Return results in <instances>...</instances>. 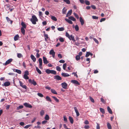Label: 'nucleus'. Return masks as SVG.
Returning a JSON list of instances; mask_svg holds the SVG:
<instances>
[{
  "label": "nucleus",
  "mask_w": 129,
  "mask_h": 129,
  "mask_svg": "<svg viewBox=\"0 0 129 129\" xmlns=\"http://www.w3.org/2000/svg\"><path fill=\"white\" fill-rule=\"evenodd\" d=\"M105 20H106V18H102L101 19L100 22H102L105 21Z\"/></svg>",
  "instance_id": "0e129e2a"
},
{
  "label": "nucleus",
  "mask_w": 129,
  "mask_h": 129,
  "mask_svg": "<svg viewBox=\"0 0 129 129\" xmlns=\"http://www.w3.org/2000/svg\"><path fill=\"white\" fill-rule=\"evenodd\" d=\"M79 20L80 22L81 23V24L82 25H83L84 24V21L82 18L81 17H80L79 18Z\"/></svg>",
  "instance_id": "412c9836"
},
{
  "label": "nucleus",
  "mask_w": 129,
  "mask_h": 129,
  "mask_svg": "<svg viewBox=\"0 0 129 129\" xmlns=\"http://www.w3.org/2000/svg\"><path fill=\"white\" fill-rule=\"evenodd\" d=\"M30 58L34 62H35L36 61V58L33 54H31L30 56Z\"/></svg>",
  "instance_id": "4468645a"
},
{
  "label": "nucleus",
  "mask_w": 129,
  "mask_h": 129,
  "mask_svg": "<svg viewBox=\"0 0 129 129\" xmlns=\"http://www.w3.org/2000/svg\"><path fill=\"white\" fill-rule=\"evenodd\" d=\"M19 82L20 84V85L23 88L26 89H27V86L25 85H23V83L22 82L19 81Z\"/></svg>",
  "instance_id": "1a4fd4ad"
},
{
  "label": "nucleus",
  "mask_w": 129,
  "mask_h": 129,
  "mask_svg": "<svg viewBox=\"0 0 129 129\" xmlns=\"http://www.w3.org/2000/svg\"><path fill=\"white\" fill-rule=\"evenodd\" d=\"M75 111L76 113V115L77 116H78L80 115V114L78 111L77 108L75 107L74 108Z\"/></svg>",
  "instance_id": "2eb2a0df"
},
{
  "label": "nucleus",
  "mask_w": 129,
  "mask_h": 129,
  "mask_svg": "<svg viewBox=\"0 0 129 129\" xmlns=\"http://www.w3.org/2000/svg\"><path fill=\"white\" fill-rule=\"evenodd\" d=\"M23 105L24 106L27 108H31L32 107V106L31 105L27 103H24Z\"/></svg>",
  "instance_id": "6e6552de"
},
{
  "label": "nucleus",
  "mask_w": 129,
  "mask_h": 129,
  "mask_svg": "<svg viewBox=\"0 0 129 129\" xmlns=\"http://www.w3.org/2000/svg\"><path fill=\"white\" fill-rule=\"evenodd\" d=\"M77 61H78L79 60L80 58V56L79 55H77L75 57Z\"/></svg>",
  "instance_id": "c03bdc74"
},
{
  "label": "nucleus",
  "mask_w": 129,
  "mask_h": 129,
  "mask_svg": "<svg viewBox=\"0 0 129 129\" xmlns=\"http://www.w3.org/2000/svg\"><path fill=\"white\" fill-rule=\"evenodd\" d=\"M92 18L94 19H98V17L95 16H92Z\"/></svg>",
  "instance_id": "13d9d810"
},
{
  "label": "nucleus",
  "mask_w": 129,
  "mask_h": 129,
  "mask_svg": "<svg viewBox=\"0 0 129 129\" xmlns=\"http://www.w3.org/2000/svg\"><path fill=\"white\" fill-rule=\"evenodd\" d=\"M62 76L63 77H68L70 75L68 74L67 73H62L61 74Z\"/></svg>",
  "instance_id": "dca6fc26"
},
{
  "label": "nucleus",
  "mask_w": 129,
  "mask_h": 129,
  "mask_svg": "<svg viewBox=\"0 0 129 129\" xmlns=\"http://www.w3.org/2000/svg\"><path fill=\"white\" fill-rule=\"evenodd\" d=\"M67 9L65 7H64L62 10V13L65 14L66 13Z\"/></svg>",
  "instance_id": "a878e982"
},
{
  "label": "nucleus",
  "mask_w": 129,
  "mask_h": 129,
  "mask_svg": "<svg viewBox=\"0 0 129 129\" xmlns=\"http://www.w3.org/2000/svg\"><path fill=\"white\" fill-rule=\"evenodd\" d=\"M32 125L31 124H29L26 125L24 127V128H27L30 127L32 126Z\"/></svg>",
  "instance_id": "a19ab883"
},
{
  "label": "nucleus",
  "mask_w": 129,
  "mask_h": 129,
  "mask_svg": "<svg viewBox=\"0 0 129 129\" xmlns=\"http://www.w3.org/2000/svg\"><path fill=\"white\" fill-rule=\"evenodd\" d=\"M49 53L50 55H52V57L53 58H55V52L53 49L51 50L50 51Z\"/></svg>",
  "instance_id": "20e7f679"
},
{
  "label": "nucleus",
  "mask_w": 129,
  "mask_h": 129,
  "mask_svg": "<svg viewBox=\"0 0 129 129\" xmlns=\"http://www.w3.org/2000/svg\"><path fill=\"white\" fill-rule=\"evenodd\" d=\"M58 57L60 58H62V56L59 53L58 54Z\"/></svg>",
  "instance_id": "338daca9"
},
{
  "label": "nucleus",
  "mask_w": 129,
  "mask_h": 129,
  "mask_svg": "<svg viewBox=\"0 0 129 129\" xmlns=\"http://www.w3.org/2000/svg\"><path fill=\"white\" fill-rule=\"evenodd\" d=\"M74 15L75 17L78 19L79 18V17L78 14H77L76 13H74Z\"/></svg>",
  "instance_id": "3c124183"
},
{
  "label": "nucleus",
  "mask_w": 129,
  "mask_h": 129,
  "mask_svg": "<svg viewBox=\"0 0 129 129\" xmlns=\"http://www.w3.org/2000/svg\"><path fill=\"white\" fill-rule=\"evenodd\" d=\"M97 125L96 126V129H100V126L98 123H97Z\"/></svg>",
  "instance_id": "69168bd1"
},
{
  "label": "nucleus",
  "mask_w": 129,
  "mask_h": 129,
  "mask_svg": "<svg viewBox=\"0 0 129 129\" xmlns=\"http://www.w3.org/2000/svg\"><path fill=\"white\" fill-rule=\"evenodd\" d=\"M54 79L57 80H61L62 79L61 77L58 75L55 76H54Z\"/></svg>",
  "instance_id": "9b49d317"
},
{
  "label": "nucleus",
  "mask_w": 129,
  "mask_h": 129,
  "mask_svg": "<svg viewBox=\"0 0 129 129\" xmlns=\"http://www.w3.org/2000/svg\"><path fill=\"white\" fill-rule=\"evenodd\" d=\"M37 94L39 96L41 97H43V95L41 93H39Z\"/></svg>",
  "instance_id": "4d7b16f0"
},
{
  "label": "nucleus",
  "mask_w": 129,
  "mask_h": 129,
  "mask_svg": "<svg viewBox=\"0 0 129 129\" xmlns=\"http://www.w3.org/2000/svg\"><path fill=\"white\" fill-rule=\"evenodd\" d=\"M107 109L108 111L111 114H112V111L109 107H107Z\"/></svg>",
  "instance_id": "cd10ccee"
},
{
  "label": "nucleus",
  "mask_w": 129,
  "mask_h": 129,
  "mask_svg": "<svg viewBox=\"0 0 129 129\" xmlns=\"http://www.w3.org/2000/svg\"><path fill=\"white\" fill-rule=\"evenodd\" d=\"M107 126L109 129H111V126L109 123H107Z\"/></svg>",
  "instance_id": "79ce46f5"
},
{
  "label": "nucleus",
  "mask_w": 129,
  "mask_h": 129,
  "mask_svg": "<svg viewBox=\"0 0 129 129\" xmlns=\"http://www.w3.org/2000/svg\"><path fill=\"white\" fill-rule=\"evenodd\" d=\"M69 19L73 21H75L76 19L75 18L72 16H71L69 17Z\"/></svg>",
  "instance_id": "4be33fe9"
},
{
  "label": "nucleus",
  "mask_w": 129,
  "mask_h": 129,
  "mask_svg": "<svg viewBox=\"0 0 129 129\" xmlns=\"http://www.w3.org/2000/svg\"><path fill=\"white\" fill-rule=\"evenodd\" d=\"M46 99L47 101H49L50 102H51L52 101L50 99V98L48 96H46Z\"/></svg>",
  "instance_id": "e433bc0d"
},
{
  "label": "nucleus",
  "mask_w": 129,
  "mask_h": 129,
  "mask_svg": "<svg viewBox=\"0 0 129 129\" xmlns=\"http://www.w3.org/2000/svg\"><path fill=\"white\" fill-rule=\"evenodd\" d=\"M21 32L24 35L25 34V30L23 27H21Z\"/></svg>",
  "instance_id": "72a5a7b5"
},
{
  "label": "nucleus",
  "mask_w": 129,
  "mask_h": 129,
  "mask_svg": "<svg viewBox=\"0 0 129 129\" xmlns=\"http://www.w3.org/2000/svg\"><path fill=\"white\" fill-rule=\"evenodd\" d=\"M23 106L22 105H20L19 106V107H18L17 108V110H19V109H22L23 108Z\"/></svg>",
  "instance_id": "49530a36"
},
{
  "label": "nucleus",
  "mask_w": 129,
  "mask_h": 129,
  "mask_svg": "<svg viewBox=\"0 0 129 129\" xmlns=\"http://www.w3.org/2000/svg\"><path fill=\"white\" fill-rule=\"evenodd\" d=\"M59 40L61 42H63L64 41L63 38L62 37H60L59 38Z\"/></svg>",
  "instance_id": "864d4df0"
},
{
  "label": "nucleus",
  "mask_w": 129,
  "mask_h": 129,
  "mask_svg": "<svg viewBox=\"0 0 129 129\" xmlns=\"http://www.w3.org/2000/svg\"><path fill=\"white\" fill-rule=\"evenodd\" d=\"M51 19L52 20L55 21H56L57 20V19L56 17L54 16H52L51 17Z\"/></svg>",
  "instance_id": "58836bf2"
},
{
  "label": "nucleus",
  "mask_w": 129,
  "mask_h": 129,
  "mask_svg": "<svg viewBox=\"0 0 129 129\" xmlns=\"http://www.w3.org/2000/svg\"><path fill=\"white\" fill-rule=\"evenodd\" d=\"M84 123L85 124H89V122L87 120H86L84 122Z\"/></svg>",
  "instance_id": "774afa93"
},
{
  "label": "nucleus",
  "mask_w": 129,
  "mask_h": 129,
  "mask_svg": "<svg viewBox=\"0 0 129 129\" xmlns=\"http://www.w3.org/2000/svg\"><path fill=\"white\" fill-rule=\"evenodd\" d=\"M21 25L22 26V27H23L24 28H26V25L25 23L23 22H22L21 23Z\"/></svg>",
  "instance_id": "c756f323"
},
{
  "label": "nucleus",
  "mask_w": 129,
  "mask_h": 129,
  "mask_svg": "<svg viewBox=\"0 0 129 129\" xmlns=\"http://www.w3.org/2000/svg\"><path fill=\"white\" fill-rule=\"evenodd\" d=\"M10 83L9 82H5L3 84H2V86H7L10 85Z\"/></svg>",
  "instance_id": "f8f14e48"
},
{
  "label": "nucleus",
  "mask_w": 129,
  "mask_h": 129,
  "mask_svg": "<svg viewBox=\"0 0 129 129\" xmlns=\"http://www.w3.org/2000/svg\"><path fill=\"white\" fill-rule=\"evenodd\" d=\"M100 110L101 112L102 113L104 114L105 113V111L102 108H100Z\"/></svg>",
  "instance_id": "f704fd0d"
},
{
  "label": "nucleus",
  "mask_w": 129,
  "mask_h": 129,
  "mask_svg": "<svg viewBox=\"0 0 129 129\" xmlns=\"http://www.w3.org/2000/svg\"><path fill=\"white\" fill-rule=\"evenodd\" d=\"M69 37V38H68L70 39V40H72L74 42H75V40L74 39V36H73L72 35H70Z\"/></svg>",
  "instance_id": "ddd939ff"
},
{
  "label": "nucleus",
  "mask_w": 129,
  "mask_h": 129,
  "mask_svg": "<svg viewBox=\"0 0 129 129\" xmlns=\"http://www.w3.org/2000/svg\"><path fill=\"white\" fill-rule=\"evenodd\" d=\"M19 36L18 35H16L14 37V41H16L19 38Z\"/></svg>",
  "instance_id": "b1692460"
},
{
  "label": "nucleus",
  "mask_w": 129,
  "mask_h": 129,
  "mask_svg": "<svg viewBox=\"0 0 129 129\" xmlns=\"http://www.w3.org/2000/svg\"><path fill=\"white\" fill-rule=\"evenodd\" d=\"M44 111L43 110H42L40 112V115L41 116H42L44 114Z\"/></svg>",
  "instance_id": "4c0bfd02"
},
{
  "label": "nucleus",
  "mask_w": 129,
  "mask_h": 129,
  "mask_svg": "<svg viewBox=\"0 0 129 129\" xmlns=\"http://www.w3.org/2000/svg\"><path fill=\"white\" fill-rule=\"evenodd\" d=\"M56 69L57 71H61V69L58 66H57L56 67Z\"/></svg>",
  "instance_id": "de8ad7c7"
},
{
  "label": "nucleus",
  "mask_w": 129,
  "mask_h": 129,
  "mask_svg": "<svg viewBox=\"0 0 129 129\" xmlns=\"http://www.w3.org/2000/svg\"><path fill=\"white\" fill-rule=\"evenodd\" d=\"M28 81L29 83H31L34 86L36 85L37 84L36 82L34 80H32L31 79H29Z\"/></svg>",
  "instance_id": "7ed1b4c3"
},
{
  "label": "nucleus",
  "mask_w": 129,
  "mask_h": 129,
  "mask_svg": "<svg viewBox=\"0 0 129 129\" xmlns=\"http://www.w3.org/2000/svg\"><path fill=\"white\" fill-rule=\"evenodd\" d=\"M101 101L103 103H105V101H104V99L102 98H101Z\"/></svg>",
  "instance_id": "680f3d73"
},
{
  "label": "nucleus",
  "mask_w": 129,
  "mask_h": 129,
  "mask_svg": "<svg viewBox=\"0 0 129 129\" xmlns=\"http://www.w3.org/2000/svg\"><path fill=\"white\" fill-rule=\"evenodd\" d=\"M72 12V10H70L67 13L66 17H68L69 16H70Z\"/></svg>",
  "instance_id": "6ab92c4d"
},
{
  "label": "nucleus",
  "mask_w": 129,
  "mask_h": 129,
  "mask_svg": "<svg viewBox=\"0 0 129 129\" xmlns=\"http://www.w3.org/2000/svg\"><path fill=\"white\" fill-rule=\"evenodd\" d=\"M52 98H53L55 101L57 102H58L59 100L56 97L54 96H52Z\"/></svg>",
  "instance_id": "2f4dec72"
},
{
  "label": "nucleus",
  "mask_w": 129,
  "mask_h": 129,
  "mask_svg": "<svg viewBox=\"0 0 129 129\" xmlns=\"http://www.w3.org/2000/svg\"><path fill=\"white\" fill-rule=\"evenodd\" d=\"M17 56L19 58H20L23 56L21 54L18 53Z\"/></svg>",
  "instance_id": "37998d69"
},
{
  "label": "nucleus",
  "mask_w": 129,
  "mask_h": 129,
  "mask_svg": "<svg viewBox=\"0 0 129 129\" xmlns=\"http://www.w3.org/2000/svg\"><path fill=\"white\" fill-rule=\"evenodd\" d=\"M6 19L7 20V21L8 22H10V23L11 24H12L13 22V21L11 20L8 17H6Z\"/></svg>",
  "instance_id": "aec40b11"
},
{
  "label": "nucleus",
  "mask_w": 129,
  "mask_h": 129,
  "mask_svg": "<svg viewBox=\"0 0 129 129\" xmlns=\"http://www.w3.org/2000/svg\"><path fill=\"white\" fill-rule=\"evenodd\" d=\"M63 117L64 121L65 122H68V120L66 117L65 116H64Z\"/></svg>",
  "instance_id": "603ef678"
},
{
  "label": "nucleus",
  "mask_w": 129,
  "mask_h": 129,
  "mask_svg": "<svg viewBox=\"0 0 129 129\" xmlns=\"http://www.w3.org/2000/svg\"><path fill=\"white\" fill-rule=\"evenodd\" d=\"M90 52H87L86 53L85 55V57H87L90 55Z\"/></svg>",
  "instance_id": "5fc2aeb1"
},
{
  "label": "nucleus",
  "mask_w": 129,
  "mask_h": 129,
  "mask_svg": "<svg viewBox=\"0 0 129 129\" xmlns=\"http://www.w3.org/2000/svg\"><path fill=\"white\" fill-rule=\"evenodd\" d=\"M38 61L39 62V68L41 69L42 68V61L41 58H40L38 60Z\"/></svg>",
  "instance_id": "39448f33"
},
{
  "label": "nucleus",
  "mask_w": 129,
  "mask_h": 129,
  "mask_svg": "<svg viewBox=\"0 0 129 129\" xmlns=\"http://www.w3.org/2000/svg\"><path fill=\"white\" fill-rule=\"evenodd\" d=\"M12 60L13 59L12 58H10L9 59L6 61L5 63L4 64V65H7L11 62L12 61Z\"/></svg>",
  "instance_id": "0eeeda50"
},
{
  "label": "nucleus",
  "mask_w": 129,
  "mask_h": 129,
  "mask_svg": "<svg viewBox=\"0 0 129 129\" xmlns=\"http://www.w3.org/2000/svg\"><path fill=\"white\" fill-rule=\"evenodd\" d=\"M89 99L90 100L92 103H94V100L93 98L91 96L89 97Z\"/></svg>",
  "instance_id": "bf43d9fd"
},
{
  "label": "nucleus",
  "mask_w": 129,
  "mask_h": 129,
  "mask_svg": "<svg viewBox=\"0 0 129 129\" xmlns=\"http://www.w3.org/2000/svg\"><path fill=\"white\" fill-rule=\"evenodd\" d=\"M84 3H85L87 5H89L90 4V3L89 1L87 0H85Z\"/></svg>",
  "instance_id": "ea45409f"
},
{
  "label": "nucleus",
  "mask_w": 129,
  "mask_h": 129,
  "mask_svg": "<svg viewBox=\"0 0 129 129\" xmlns=\"http://www.w3.org/2000/svg\"><path fill=\"white\" fill-rule=\"evenodd\" d=\"M30 21L33 24H35L36 23V22L38 21V19L35 15H33L32 16V18L30 19Z\"/></svg>",
  "instance_id": "f257e3e1"
},
{
  "label": "nucleus",
  "mask_w": 129,
  "mask_h": 129,
  "mask_svg": "<svg viewBox=\"0 0 129 129\" xmlns=\"http://www.w3.org/2000/svg\"><path fill=\"white\" fill-rule=\"evenodd\" d=\"M45 119L46 120H49V117L48 115L46 114V115L45 117Z\"/></svg>",
  "instance_id": "473e14b6"
},
{
  "label": "nucleus",
  "mask_w": 129,
  "mask_h": 129,
  "mask_svg": "<svg viewBox=\"0 0 129 129\" xmlns=\"http://www.w3.org/2000/svg\"><path fill=\"white\" fill-rule=\"evenodd\" d=\"M65 20L66 21H67L68 23H70V24H72L73 23V22L71 20H70L67 19V18L65 19Z\"/></svg>",
  "instance_id": "bb28decb"
},
{
  "label": "nucleus",
  "mask_w": 129,
  "mask_h": 129,
  "mask_svg": "<svg viewBox=\"0 0 129 129\" xmlns=\"http://www.w3.org/2000/svg\"><path fill=\"white\" fill-rule=\"evenodd\" d=\"M44 37H45V40L46 41L47 40V39L49 38V37L48 36V35L47 34H45L44 33Z\"/></svg>",
  "instance_id": "393cba45"
},
{
  "label": "nucleus",
  "mask_w": 129,
  "mask_h": 129,
  "mask_svg": "<svg viewBox=\"0 0 129 129\" xmlns=\"http://www.w3.org/2000/svg\"><path fill=\"white\" fill-rule=\"evenodd\" d=\"M36 70L40 74H42V72L37 67L36 68Z\"/></svg>",
  "instance_id": "c9c22d12"
},
{
  "label": "nucleus",
  "mask_w": 129,
  "mask_h": 129,
  "mask_svg": "<svg viewBox=\"0 0 129 129\" xmlns=\"http://www.w3.org/2000/svg\"><path fill=\"white\" fill-rule=\"evenodd\" d=\"M69 120L71 124H73V119L70 116L69 117Z\"/></svg>",
  "instance_id": "5701e85b"
},
{
  "label": "nucleus",
  "mask_w": 129,
  "mask_h": 129,
  "mask_svg": "<svg viewBox=\"0 0 129 129\" xmlns=\"http://www.w3.org/2000/svg\"><path fill=\"white\" fill-rule=\"evenodd\" d=\"M63 1L67 4H70V2L69 0H63Z\"/></svg>",
  "instance_id": "a18cd8bd"
},
{
  "label": "nucleus",
  "mask_w": 129,
  "mask_h": 129,
  "mask_svg": "<svg viewBox=\"0 0 129 129\" xmlns=\"http://www.w3.org/2000/svg\"><path fill=\"white\" fill-rule=\"evenodd\" d=\"M64 29L63 27H59L57 28V30L59 31H62L64 30Z\"/></svg>",
  "instance_id": "7c9ffc66"
},
{
  "label": "nucleus",
  "mask_w": 129,
  "mask_h": 129,
  "mask_svg": "<svg viewBox=\"0 0 129 129\" xmlns=\"http://www.w3.org/2000/svg\"><path fill=\"white\" fill-rule=\"evenodd\" d=\"M67 64L66 63H65L64 64L63 66V69L65 70H66V67Z\"/></svg>",
  "instance_id": "6e6d98bb"
},
{
  "label": "nucleus",
  "mask_w": 129,
  "mask_h": 129,
  "mask_svg": "<svg viewBox=\"0 0 129 129\" xmlns=\"http://www.w3.org/2000/svg\"><path fill=\"white\" fill-rule=\"evenodd\" d=\"M51 91L52 93H53L54 94H57V92L54 89H51Z\"/></svg>",
  "instance_id": "c85d7f7f"
},
{
  "label": "nucleus",
  "mask_w": 129,
  "mask_h": 129,
  "mask_svg": "<svg viewBox=\"0 0 129 129\" xmlns=\"http://www.w3.org/2000/svg\"><path fill=\"white\" fill-rule=\"evenodd\" d=\"M43 62L45 64H46L49 63V61L47 60V58L46 57L44 56H43Z\"/></svg>",
  "instance_id": "9d476101"
},
{
  "label": "nucleus",
  "mask_w": 129,
  "mask_h": 129,
  "mask_svg": "<svg viewBox=\"0 0 129 129\" xmlns=\"http://www.w3.org/2000/svg\"><path fill=\"white\" fill-rule=\"evenodd\" d=\"M61 85L63 88L64 89H66L68 86V84L66 82L62 83Z\"/></svg>",
  "instance_id": "423d86ee"
},
{
  "label": "nucleus",
  "mask_w": 129,
  "mask_h": 129,
  "mask_svg": "<svg viewBox=\"0 0 129 129\" xmlns=\"http://www.w3.org/2000/svg\"><path fill=\"white\" fill-rule=\"evenodd\" d=\"M72 74H74V76L77 77H78V76L77 74V72H73L72 73Z\"/></svg>",
  "instance_id": "e2e57ef3"
},
{
  "label": "nucleus",
  "mask_w": 129,
  "mask_h": 129,
  "mask_svg": "<svg viewBox=\"0 0 129 129\" xmlns=\"http://www.w3.org/2000/svg\"><path fill=\"white\" fill-rule=\"evenodd\" d=\"M75 29L77 31H78L79 29V27L77 25H75Z\"/></svg>",
  "instance_id": "09e8293b"
},
{
  "label": "nucleus",
  "mask_w": 129,
  "mask_h": 129,
  "mask_svg": "<svg viewBox=\"0 0 129 129\" xmlns=\"http://www.w3.org/2000/svg\"><path fill=\"white\" fill-rule=\"evenodd\" d=\"M46 72L47 74L51 73L54 75L56 74V72L53 70H51L49 69H47L45 71Z\"/></svg>",
  "instance_id": "f03ea898"
},
{
  "label": "nucleus",
  "mask_w": 129,
  "mask_h": 129,
  "mask_svg": "<svg viewBox=\"0 0 129 129\" xmlns=\"http://www.w3.org/2000/svg\"><path fill=\"white\" fill-rule=\"evenodd\" d=\"M23 78L26 80L28 79L29 78L27 75H24Z\"/></svg>",
  "instance_id": "8fccbe9b"
},
{
  "label": "nucleus",
  "mask_w": 129,
  "mask_h": 129,
  "mask_svg": "<svg viewBox=\"0 0 129 129\" xmlns=\"http://www.w3.org/2000/svg\"><path fill=\"white\" fill-rule=\"evenodd\" d=\"M13 70L14 72H16L19 74H21V71L20 70L14 69Z\"/></svg>",
  "instance_id": "a211bd4d"
},
{
  "label": "nucleus",
  "mask_w": 129,
  "mask_h": 129,
  "mask_svg": "<svg viewBox=\"0 0 129 129\" xmlns=\"http://www.w3.org/2000/svg\"><path fill=\"white\" fill-rule=\"evenodd\" d=\"M29 74L28 71H26L25 72L24 75H29Z\"/></svg>",
  "instance_id": "052dcab7"
},
{
  "label": "nucleus",
  "mask_w": 129,
  "mask_h": 129,
  "mask_svg": "<svg viewBox=\"0 0 129 129\" xmlns=\"http://www.w3.org/2000/svg\"><path fill=\"white\" fill-rule=\"evenodd\" d=\"M71 82L77 85H79V83L77 80H72L71 81Z\"/></svg>",
  "instance_id": "f3484780"
}]
</instances>
